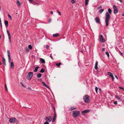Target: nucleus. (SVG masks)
Instances as JSON below:
<instances>
[{"label": "nucleus", "instance_id": "nucleus-14", "mask_svg": "<svg viewBox=\"0 0 124 124\" xmlns=\"http://www.w3.org/2000/svg\"><path fill=\"white\" fill-rule=\"evenodd\" d=\"M42 84L43 85L46 87L48 88L49 89H50V88L44 82H42Z\"/></svg>", "mask_w": 124, "mask_h": 124}, {"label": "nucleus", "instance_id": "nucleus-37", "mask_svg": "<svg viewBox=\"0 0 124 124\" xmlns=\"http://www.w3.org/2000/svg\"><path fill=\"white\" fill-rule=\"evenodd\" d=\"M29 50L28 48H26V51H25V52H26V51H27V52H29Z\"/></svg>", "mask_w": 124, "mask_h": 124}, {"label": "nucleus", "instance_id": "nucleus-24", "mask_svg": "<svg viewBox=\"0 0 124 124\" xmlns=\"http://www.w3.org/2000/svg\"><path fill=\"white\" fill-rule=\"evenodd\" d=\"M104 9H100L99 12V13L101 14L104 11Z\"/></svg>", "mask_w": 124, "mask_h": 124}, {"label": "nucleus", "instance_id": "nucleus-18", "mask_svg": "<svg viewBox=\"0 0 124 124\" xmlns=\"http://www.w3.org/2000/svg\"><path fill=\"white\" fill-rule=\"evenodd\" d=\"M10 66L12 69H13L14 67V65L13 62H11Z\"/></svg>", "mask_w": 124, "mask_h": 124}, {"label": "nucleus", "instance_id": "nucleus-44", "mask_svg": "<svg viewBox=\"0 0 124 124\" xmlns=\"http://www.w3.org/2000/svg\"><path fill=\"white\" fill-rule=\"evenodd\" d=\"M29 2L30 3H32V2L33 1V0H29Z\"/></svg>", "mask_w": 124, "mask_h": 124}, {"label": "nucleus", "instance_id": "nucleus-15", "mask_svg": "<svg viewBox=\"0 0 124 124\" xmlns=\"http://www.w3.org/2000/svg\"><path fill=\"white\" fill-rule=\"evenodd\" d=\"M98 65V62L97 61H96L95 62V66L94 67V69L95 70H97L98 69L97 66Z\"/></svg>", "mask_w": 124, "mask_h": 124}, {"label": "nucleus", "instance_id": "nucleus-54", "mask_svg": "<svg viewBox=\"0 0 124 124\" xmlns=\"http://www.w3.org/2000/svg\"><path fill=\"white\" fill-rule=\"evenodd\" d=\"M4 64H5V65H6V62H4Z\"/></svg>", "mask_w": 124, "mask_h": 124}, {"label": "nucleus", "instance_id": "nucleus-41", "mask_svg": "<svg viewBox=\"0 0 124 124\" xmlns=\"http://www.w3.org/2000/svg\"><path fill=\"white\" fill-rule=\"evenodd\" d=\"M114 104L115 105H116L117 104V101H115L114 102Z\"/></svg>", "mask_w": 124, "mask_h": 124}, {"label": "nucleus", "instance_id": "nucleus-46", "mask_svg": "<svg viewBox=\"0 0 124 124\" xmlns=\"http://www.w3.org/2000/svg\"><path fill=\"white\" fill-rule=\"evenodd\" d=\"M5 88H6V90H7L8 89H7V86L6 84H5Z\"/></svg>", "mask_w": 124, "mask_h": 124}, {"label": "nucleus", "instance_id": "nucleus-16", "mask_svg": "<svg viewBox=\"0 0 124 124\" xmlns=\"http://www.w3.org/2000/svg\"><path fill=\"white\" fill-rule=\"evenodd\" d=\"M115 98L116 99H117L121 101H122V99H120L117 95H116L115 96Z\"/></svg>", "mask_w": 124, "mask_h": 124}, {"label": "nucleus", "instance_id": "nucleus-26", "mask_svg": "<svg viewBox=\"0 0 124 124\" xmlns=\"http://www.w3.org/2000/svg\"><path fill=\"white\" fill-rule=\"evenodd\" d=\"M45 71L44 69L43 68H42L40 71V72L41 73H44Z\"/></svg>", "mask_w": 124, "mask_h": 124}, {"label": "nucleus", "instance_id": "nucleus-23", "mask_svg": "<svg viewBox=\"0 0 124 124\" xmlns=\"http://www.w3.org/2000/svg\"><path fill=\"white\" fill-rule=\"evenodd\" d=\"M39 68V67L37 66L35 68V69L34 70V71L35 72H37L38 70V69Z\"/></svg>", "mask_w": 124, "mask_h": 124}, {"label": "nucleus", "instance_id": "nucleus-19", "mask_svg": "<svg viewBox=\"0 0 124 124\" xmlns=\"http://www.w3.org/2000/svg\"><path fill=\"white\" fill-rule=\"evenodd\" d=\"M59 35V34L58 33H56L55 34H53V36L54 37H58Z\"/></svg>", "mask_w": 124, "mask_h": 124}, {"label": "nucleus", "instance_id": "nucleus-48", "mask_svg": "<svg viewBox=\"0 0 124 124\" xmlns=\"http://www.w3.org/2000/svg\"><path fill=\"white\" fill-rule=\"evenodd\" d=\"M115 78L117 79H118V78L117 77V76H116V75H115Z\"/></svg>", "mask_w": 124, "mask_h": 124}, {"label": "nucleus", "instance_id": "nucleus-42", "mask_svg": "<svg viewBox=\"0 0 124 124\" xmlns=\"http://www.w3.org/2000/svg\"><path fill=\"white\" fill-rule=\"evenodd\" d=\"M46 47L47 49H48L49 48V46L48 45H47L46 46Z\"/></svg>", "mask_w": 124, "mask_h": 124}, {"label": "nucleus", "instance_id": "nucleus-20", "mask_svg": "<svg viewBox=\"0 0 124 124\" xmlns=\"http://www.w3.org/2000/svg\"><path fill=\"white\" fill-rule=\"evenodd\" d=\"M5 26L7 27L8 26V21H5Z\"/></svg>", "mask_w": 124, "mask_h": 124}, {"label": "nucleus", "instance_id": "nucleus-33", "mask_svg": "<svg viewBox=\"0 0 124 124\" xmlns=\"http://www.w3.org/2000/svg\"><path fill=\"white\" fill-rule=\"evenodd\" d=\"M70 0V2L72 4H73L75 3V1H74V0Z\"/></svg>", "mask_w": 124, "mask_h": 124}, {"label": "nucleus", "instance_id": "nucleus-28", "mask_svg": "<svg viewBox=\"0 0 124 124\" xmlns=\"http://www.w3.org/2000/svg\"><path fill=\"white\" fill-rule=\"evenodd\" d=\"M8 16L9 18V19L10 20H11L12 19V17L9 14L8 15Z\"/></svg>", "mask_w": 124, "mask_h": 124}, {"label": "nucleus", "instance_id": "nucleus-17", "mask_svg": "<svg viewBox=\"0 0 124 124\" xmlns=\"http://www.w3.org/2000/svg\"><path fill=\"white\" fill-rule=\"evenodd\" d=\"M40 61L41 62L44 63L45 64V60L42 58H40Z\"/></svg>", "mask_w": 124, "mask_h": 124}, {"label": "nucleus", "instance_id": "nucleus-30", "mask_svg": "<svg viewBox=\"0 0 124 124\" xmlns=\"http://www.w3.org/2000/svg\"><path fill=\"white\" fill-rule=\"evenodd\" d=\"M105 54L108 57V58L109 57V54L108 53V52H105Z\"/></svg>", "mask_w": 124, "mask_h": 124}, {"label": "nucleus", "instance_id": "nucleus-13", "mask_svg": "<svg viewBox=\"0 0 124 124\" xmlns=\"http://www.w3.org/2000/svg\"><path fill=\"white\" fill-rule=\"evenodd\" d=\"M108 75L111 77L112 78V80H113L114 77L112 73L110 72H108Z\"/></svg>", "mask_w": 124, "mask_h": 124}, {"label": "nucleus", "instance_id": "nucleus-58", "mask_svg": "<svg viewBox=\"0 0 124 124\" xmlns=\"http://www.w3.org/2000/svg\"><path fill=\"white\" fill-rule=\"evenodd\" d=\"M28 88H29V89H31V88L30 87H29Z\"/></svg>", "mask_w": 124, "mask_h": 124}, {"label": "nucleus", "instance_id": "nucleus-5", "mask_svg": "<svg viewBox=\"0 0 124 124\" xmlns=\"http://www.w3.org/2000/svg\"><path fill=\"white\" fill-rule=\"evenodd\" d=\"M99 39L100 41L102 43L105 42V40L103 38V36L102 34L100 35L99 36Z\"/></svg>", "mask_w": 124, "mask_h": 124}, {"label": "nucleus", "instance_id": "nucleus-29", "mask_svg": "<svg viewBox=\"0 0 124 124\" xmlns=\"http://www.w3.org/2000/svg\"><path fill=\"white\" fill-rule=\"evenodd\" d=\"M61 64V63L60 62H59V63H57L56 64V65L58 66V67H59L60 66Z\"/></svg>", "mask_w": 124, "mask_h": 124}, {"label": "nucleus", "instance_id": "nucleus-40", "mask_svg": "<svg viewBox=\"0 0 124 124\" xmlns=\"http://www.w3.org/2000/svg\"><path fill=\"white\" fill-rule=\"evenodd\" d=\"M55 118L54 117H53V119H52V122H54V121H55Z\"/></svg>", "mask_w": 124, "mask_h": 124}, {"label": "nucleus", "instance_id": "nucleus-55", "mask_svg": "<svg viewBox=\"0 0 124 124\" xmlns=\"http://www.w3.org/2000/svg\"><path fill=\"white\" fill-rule=\"evenodd\" d=\"M99 90L100 91L101 90V89H100V88H99Z\"/></svg>", "mask_w": 124, "mask_h": 124}, {"label": "nucleus", "instance_id": "nucleus-21", "mask_svg": "<svg viewBox=\"0 0 124 124\" xmlns=\"http://www.w3.org/2000/svg\"><path fill=\"white\" fill-rule=\"evenodd\" d=\"M89 1V0H85V6H86L87 5Z\"/></svg>", "mask_w": 124, "mask_h": 124}, {"label": "nucleus", "instance_id": "nucleus-31", "mask_svg": "<svg viewBox=\"0 0 124 124\" xmlns=\"http://www.w3.org/2000/svg\"><path fill=\"white\" fill-rule=\"evenodd\" d=\"M98 88L97 87H95V91H96V92L97 93H98L97 91H98Z\"/></svg>", "mask_w": 124, "mask_h": 124}, {"label": "nucleus", "instance_id": "nucleus-32", "mask_svg": "<svg viewBox=\"0 0 124 124\" xmlns=\"http://www.w3.org/2000/svg\"><path fill=\"white\" fill-rule=\"evenodd\" d=\"M57 13L59 14V15L60 16L61 15V13L60 12V11H58V10H57Z\"/></svg>", "mask_w": 124, "mask_h": 124}, {"label": "nucleus", "instance_id": "nucleus-4", "mask_svg": "<svg viewBox=\"0 0 124 124\" xmlns=\"http://www.w3.org/2000/svg\"><path fill=\"white\" fill-rule=\"evenodd\" d=\"M33 75V73L32 72H29L28 74V75L26 77L27 79L30 80L32 78Z\"/></svg>", "mask_w": 124, "mask_h": 124}, {"label": "nucleus", "instance_id": "nucleus-53", "mask_svg": "<svg viewBox=\"0 0 124 124\" xmlns=\"http://www.w3.org/2000/svg\"><path fill=\"white\" fill-rule=\"evenodd\" d=\"M0 64L1 65L2 64V63H1V62H0Z\"/></svg>", "mask_w": 124, "mask_h": 124}, {"label": "nucleus", "instance_id": "nucleus-51", "mask_svg": "<svg viewBox=\"0 0 124 124\" xmlns=\"http://www.w3.org/2000/svg\"><path fill=\"white\" fill-rule=\"evenodd\" d=\"M50 13L51 14H53V12L52 11Z\"/></svg>", "mask_w": 124, "mask_h": 124}, {"label": "nucleus", "instance_id": "nucleus-8", "mask_svg": "<svg viewBox=\"0 0 124 124\" xmlns=\"http://www.w3.org/2000/svg\"><path fill=\"white\" fill-rule=\"evenodd\" d=\"M7 52L8 54V62L10 63L11 60V58H10V51L8 50H7Z\"/></svg>", "mask_w": 124, "mask_h": 124}, {"label": "nucleus", "instance_id": "nucleus-45", "mask_svg": "<svg viewBox=\"0 0 124 124\" xmlns=\"http://www.w3.org/2000/svg\"><path fill=\"white\" fill-rule=\"evenodd\" d=\"M52 54H50V57L51 58V59H52V60H53V58L52 57Z\"/></svg>", "mask_w": 124, "mask_h": 124}, {"label": "nucleus", "instance_id": "nucleus-38", "mask_svg": "<svg viewBox=\"0 0 124 124\" xmlns=\"http://www.w3.org/2000/svg\"><path fill=\"white\" fill-rule=\"evenodd\" d=\"M20 84H21V85H22V86H23V87H24V88H25L26 87V86L24 85L21 82H20Z\"/></svg>", "mask_w": 124, "mask_h": 124}, {"label": "nucleus", "instance_id": "nucleus-57", "mask_svg": "<svg viewBox=\"0 0 124 124\" xmlns=\"http://www.w3.org/2000/svg\"><path fill=\"white\" fill-rule=\"evenodd\" d=\"M56 115H54V117H56Z\"/></svg>", "mask_w": 124, "mask_h": 124}, {"label": "nucleus", "instance_id": "nucleus-7", "mask_svg": "<svg viewBox=\"0 0 124 124\" xmlns=\"http://www.w3.org/2000/svg\"><path fill=\"white\" fill-rule=\"evenodd\" d=\"M16 119L14 118H10L9 120V122L10 123H14L16 122Z\"/></svg>", "mask_w": 124, "mask_h": 124}, {"label": "nucleus", "instance_id": "nucleus-49", "mask_svg": "<svg viewBox=\"0 0 124 124\" xmlns=\"http://www.w3.org/2000/svg\"><path fill=\"white\" fill-rule=\"evenodd\" d=\"M102 8V7L101 6H100L98 8L99 9L101 8Z\"/></svg>", "mask_w": 124, "mask_h": 124}, {"label": "nucleus", "instance_id": "nucleus-27", "mask_svg": "<svg viewBox=\"0 0 124 124\" xmlns=\"http://www.w3.org/2000/svg\"><path fill=\"white\" fill-rule=\"evenodd\" d=\"M76 108H74L73 107H71L70 108V109H69V110H72L73 109H76Z\"/></svg>", "mask_w": 124, "mask_h": 124}, {"label": "nucleus", "instance_id": "nucleus-10", "mask_svg": "<svg viewBox=\"0 0 124 124\" xmlns=\"http://www.w3.org/2000/svg\"><path fill=\"white\" fill-rule=\"evenodd\" d=\"M95 20L97 23H100V19L98 17H96L95 18Z\"/></svg>", "mask_w": 124, "mask_h": 124}, {"label": "nucleus", "instance_id": "nucleus-43", "mask_svg": "<svg viewBox=\"0 0 124 124\" xmlns=\"http://www.w3.org/2000/svg\"><path fill=\"white\" fill-rule=\"evenodd\" d=\"M44 124H49V123L47 121H46L44 123Z\"/></svg>", "mask_w": 124, "mask_h": 124}, {"label": "nucleus", "instance_id": "nucleus-3", "mask_svg": "<svg viewBox=\"0 0 124 124\" xmlns=\"http://www.w3.org/2000/svg\"><path fill=\"white\" fill-rule=\"evenodd\" d=\"M89 97L87 95H85L83 97V100L86 103H88L90 101Z\"/></svg>", "mask_w": 124, "mask_h": 124}, {"label": "nucleus", "instance_id": "nucleus-25", "mask_svg": "<svg viewBox=\"0 0 124 124\" xmlns=\"http://www.w3.org/2000/svg\"><path fill=\"white\" fill-rule=\"evenodd\" d=\"M42 76V74L40 73H39L38 74L37 76V77L38 78H40Z\"/></svg>", "mask_w": 124, "mask_h": 124}, {"label": "nucleus", "instance_id": "nucleus-52", "mask_svg": "<svg viewBox=\"0 0 124 124\" xmlns=\"http://www.w3.org/2000/svg\"><path fill=\"white\" fill-rule=\"evenodd\" d=\"M0 23H1V18H0Z\"/></svg>", "mask_w": 124, "mask_h": 124}, {"label": "nucleus", "instance_id": "nucleus-36", "mask_svg": "<svg viewBox=\"0 0 124 124\" xmlns=\"http://www.w3.org/2000/svg\"><path fill=\"white\" fill-rule=\"evenodd\" d=\"M119 52L121 55L123 56V54L120 51H119Z\"/></svg>", "mask_w": 124, "mask_h": 124}, {"label": "nucleus", "instance_id": "nucleus-2", "mask_svg": "<svg viewBox=\"0 0 124 124\" xmlns=\"http://www.w3.org/2000/svg\"><path fill=\"white\" fill-rule=\"evenodd\" d=\"M72 113L73 116L74 117L76 118L80 115V113L79 111H73Z\"/></svg>", "mask_w": 124, "mask_h": 124}, {"label": "nucleus", "instance_id": "nucleus-1", "mask_svg": "<svg viewBox=\"0 0 124 124\" xmlns=\"http://www.w3.org/2000/svg\"><path fill=\"white\" fill-rule=\"evenodd\" d=\"M108 12H107L105 14V21L106 23L105 26H107L108 24V22L110 18V16L109 14H111L112 13V11L110 8H109L108 10Z\"/></svg>", "mask_w": 124, "mask_h": 124}, {"label": "nucleus", "instance_id": "nucleus-39", "mask_svg": "<svg viewBox=\"0 0 124 124\" xmlns=\"http://www.w3.org/2000/svg\"><path fill=\"white\" fill-rule=\"evenodd\" d=\"M3 60L4 62H6L5 59L4 57H3Z\"/></svg>", "mask_w": 124, "mask_h": 124}, {"label": "nucleus", "instance_id": "nucleus-34", "mask_svg": "<svg viewBox=\"0 0 124 124\" xmlns=\"http://www.w3.org/2000/svg\"><path fill=\"white\" fill-rule=\"evenodd\" d=\"M119 88L120 89H121V90H123V91H124V88H123L122 87H119Z\"/></svg>", "mask_w": 124, "mask_h": 124}, {"label": "nucleus", "instance_id": "nucleus-11", "mask_svg": "<svg viewBox=\"0 0 124 124\" xmlns=\"http://www.w3.org/2000/svg\"><path fill=\"white\" fill-rule=\"evenodd\" d=\"M7 32L8 34L9 41L10 43H11V38L10 36V33L8 31V30H7Z\"/></svg>", "mask_w": 124, "mask_h": 124}, {"label": "nucleus", "instance_id": "nucleus-56", "mask_svg": "<svg viewBox=\"0 0 124 124\" xmlns=\"http://www.w3.org/2000/svg\"><path fill=\"white\" fill-rule=\"evenodd\" d=\"M1 36L0 35V38H1Z\"/></svg>", "mask_w": 124, "mask_h": 124}, {"label": "nucleus", "instance_id": "nucleus-6", "mask_svg": "<svg viewBox=\"0 0 124 124\" xmlns=\"http://www.w3.org/2000/svg\"><path fill=\"white\" fill-rule=\"evenodd\" d=\"M114 9V12L115 14H116L118 13V11L117 7L115 5L113 6Z\"/></svg>", "mask_w": 124, "mask_h": 124}, {"label": "nucleus", "instance_id": "nucleus-50", "mask_svg": "<svg viewBox=\"0 0 124 124\" xmlns=\"http://www.w3.org/2000/svg\"><path fill=\"white\" fill-rule=\"evenodd\" d=\"M104 48H102V51H103L104 50Z\"/></svg>", "mask_w": 124, "mask_h": 124}, {"label": "nucleus", "instance_id": "nucleus-9", "mask_svg": "<svg viewBox=\"0 0 124 124\" xmlns=\"http://www.w3.org/2000/svg\"><path fill=\"white\" fill-rule=\"evenodd\" d=\"M90 111V109L85 110L82 111L81 112V113L82 115H84L85 114L88 113Z\"/></svg>", "mask_w": 124, "mask_h": 124}, {"label": "nucleus", "instance_id": "nucleus-22", "mask_svg": "<svg viewBox=\"0 0 124 124\" xmlns=\"http://www.w3.org/2000/svg\"><path fill=\"white\" fill-rule=\"evenodd\" d=\"M17 4L18 6H19L21 5V4L19 1L18 0H17Z\"/></svg>", "mask_w": 124, "mask_h": 124}, {"label": "nucleus", "instance_id": "nucleus-35", "mask_svg": "<svg viewBox=\"0 0 124 124\" xmlns=\"http://www.w3.org/2000/svg\"><path fill=\"white\" fill-rule=\"evenodd\" d=\"M28 47L30 49H31L32 48V46L31 45H29Z\"/></svg>", "mask_w": 124, "mask_h": 124}, {"label": "nucleus", "instance_id": "nucleus-47", "mask_svg": "<svg viewBox=\"0 0 124 124\" xmlns=\"http://www.w3.org/2000/svg\"><path fill=\"white\" fill-rule=\"evenodd\" d=\"M51 19H50L49 20L48 23H49L50 22H51Z\"/></svg>", "mask_w": 124, "mask_h": 124}, {"label": "nucleus", "instance_id": "nucleus-12", "mask_svg": "<svg viewBox=\"0 0 124 124\" xmlns=\"http://www.w3.org/2000/svg\"><path fill=\"white\" fill-rule=\"evenodd\" d=\"M45 120L47 121H48L49 122H51L52 120V118L50 116H47L46 117Z\"/></svg>", "mask_w": 124, "mask_h": 124}]
</instances>
